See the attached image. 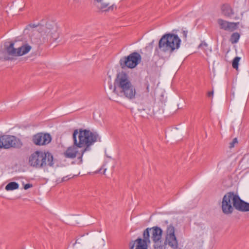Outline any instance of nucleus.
<instances>
[{"instance_id": "nucleus-1", "label": "nucleus", "mask_w": 249, "mask_h": 249, "mask_svg": "<svg viewBox=\"0 0 249 249\" xmlns=\"http://www.w3.org/2000/svg\"><path fill=\"white\" fill-rule=\"evenodd\" d=\"M113 92L120 97L129 99H134L136 95V89L129 77L124 72H120L117 75L114 82Z\"/></svg>"}, {"instance_id": "nucleus-2", "label": "nucleus", "mask_w": 249, "mask_h": 249, "mask_svg": "<svg viewBox=\"0 0 249 249\" xmlns=\"http://www.w3.org/2000/svg\"><path fill=\"white\" fill-rule=\"evenodd\" d=\"M73 143L75 146L81 147L84 152L91 150V146L100 141V137L96 132L87 130H75L73 133Z\"/></svg>"}, {"instance_id": "nucleus-3", "label": "nucleus", "mask_w": 249, "mask_h": 249, "mask_svg": "<svg viewBox=\"0 0 249 249\" xmlns=\"http://www.w3.org/2000/svg\"><path fill=\"white\" fill-rule=\"evenodd\" d=\"M221 208L222 212L228 214L233 212L234 208L241 211H249V204L242 200L238 196L230 192L224 196Z\"/></svg>"}, {"instance_id": "nucleus-4", "label": "nucleus", "mask_w": 249, "mask_h": 249, "mask_svg": "<svg viewBox=\"0 0 249 249\" xmlns=\"http://www.w3.org/2000/svg\"><path fill=\"white\" fill-rule=\"evenodd\" d=\"M53 155L49 152L36 151L29 158V164L36 168L41 169L53 165Z\"/></svg>"}, {"instance_id": "nucleus-5", "label": "nucleus", "mask_w": 249, "mask_h": 249, "mask_svg": "<svg viewBox=\"0 0 249 249\" xmlns=\"http://www.w3.org/2000/svg\"><path fill=\"white\" fill-rule=\"evenodd\" d=\"M180 43L181 40L177 35L168 34L160 39L159 47L161 52L171 53L179 48Z\"/></svg>"}, {"instance_id": "nucleus-6", "label": "nucleus", "mask_w": 249, "mask_h": 249, "mask_svg": "<svg viewBox=\"0 0 249 249\" xmlns=\"http://www.w3.org/2000/svg\"><path fill=\"white\" fill-rule=\"evenodd\" d=\"M150 234L151 238L154 243L155 249H163L164 246L161 240L162 230L158 227L148 228L144 230L143 233V237L149 243H150Z\"/></svg>"}, {"instance_id": "nucleus-7", "label": "nucleus", "mask_w": 249, "mask_h": 249, "mask_svg": "<svg viewBox=\"0 0 249 249\" xmlns=\"http://www.w3.org/2000/svg\"><path fill=\"white\" fill-rule=\"evenodd\" d=\"M22 142L14 136L4 135L0 136V148L9 149L11 147H20Z\"/></svg>"}, {"instance_id": "nucleus-8", "label": "nucleus", "mask_w": 249, "mask_h": 249, "mask_svg": "<svg viewBox=\"0 0 249 249\" xmlns=\"http://www.w3.org/2000/svg\"><path fill=\"white\" fill-rule=\"evenodd\" d=\"M141 60V55L137 53H133L127 56L122 58L120 60V64L123 69H133L137 66Z\"/></svg>"}, {"instance_id": "nucleus-9", "label": "nucleus", "mask_w": 249, "mask_h": 249, "mask_svg": "<svg viewBox=\"0 0 249 249\" xmlns=\"http://www.w3.org/2000/svg\"><path fill=\"white\" fill-rule=\"evenodd\" d=\"M86 153L84 152L83 149L81 147H79L77 146L73 145L69 147L66 151L64 152V155L65 157L70 159H73L77 158L79 160L78 163H82V157L83 155Z\"/></svg>"}, {"instance_id": "nucleus-10", "label": "nucleus", "mask_w": 249, "mask_h": 249, "mask_svg": "<svg viewBox=\"0 0 249 249\" xmlns=\"http://www.w3.org/2000/svg\"><path fill=\"white\" fill-rule=\"evenodd\" d=\"M31 48L30 45L25 44L18 49H15L14 47V43H11L9 46H7L6 51L9 55L18 56L27 54L31 50Z\"/></svg>"}, {"instance_id": "nucleus-11", "label": "nucleus", "mask_w": 249, "mask_h": 249, "mask_svg": "<svg viewBox=\"0 0 249 249\" xmlns=\"http://www.w3.org/2000/svg\"><path fill=\"white\" fill-rule=\"evenodd\" d=\"M57 30V27L55 25H48L43 29L42 35L45 36L44 38L47 40H55L58 37Z\"/></svg>"}, {"instance_id": "nucleus-12", "label": "nucleus", "mask_w": 249, "mask_h": 249, "mask_svg": "<svg viewBox=\"0 0 249 249\" xmlns=\"http://www.w3.org/2000/svg\"><path fill=\"white\" fill-rule=\"evenodd\" d=\"M217 23L220 29L231 32L236 30L239 24L238 22H229L221 18L217 19Z\"/></svg>"}, {"instance_id": "nucleus-13", "label": "nucleus", "mask_w": 249, "mask_h": 249, "mask_svg": "<svg viewBox=\"0 0 249 249\" xmlns=\"http://www.w3.org/2000/svg\"><path fill=\"white\" fill-rule=\"evenodd\" d=\"M52 140L51 136L49 134L38 133L34 136L33 141L37 145H44L49 143Z\"/></svg>"}, {"instance_id": "nucleus-14", "label": "nucleus", "mask_w": 249, "mask_h": 249, "mask_svg": "<svg viewBox=\"0 0 249 249\" xmlns=\"http://www.w3.org/2000/svg\"><path fill=\"white\" fill-rule=\"evenodd\" d=\"M147 243H149L145 239L138 238L136 240L130 249H147Z\"/></svg>"}, {"instance_id": "nucleus-15", "label": "nucleus", "mask_w": 249, "mask_h": 249, "mask_svg": "<svg viewBox=\"0 0 249 249\" xmlns=\"http://www.w3.org/2000/svg\"><path fill=\"white\" fill-rule=\"evenodd\" d=\"M164 244L172 249H177L178 248V241L177 237H165Z\"/></svg>"}, {"instance_id": "nucleus-16", "label": "nucleus", "mask_w": 249, "mask_h": 249, "mask_svg": "<svg viewBox=\"0 0 249 249\" xmlns=\"http://www.w3.org/2000/svg\"><path fill=\"white\" fill-rule=\"evenodd\" d=\"M221 14L226 18H230L234 14L233 10L228 4H224L221 7Z\"/></svg>"}, {"instance_id": "nucleus-17", "label": "nucleus", "mask_w": 249, "mask_h": 249, "mask_svg": "<svg viewBox=\"0 0 249 249\" xmlns=\"http://www.w3.org/2000/svg\"><path fill=\"white\" fill-rule=\"evenodd\" d=\"M176 237L175 234V228L171 224L167 226V228L165 231V237Z\"/></svg>"}, {"instance_id": "nucleus-18", "label": "nucleus", "mask_w": 249, "mask_h": 249, "mask_svg": "<svg viewBox=\"0 0 249 249\" xmlns=\"http://www.w3.org/2000/svg\"><path fill=\"white\" fill-rule=\"evenodd\" d=\"M99 9L102 12H108L112 11L114 8V5H109L108 3H101L100 5L99 6Z\"/></svg>"}, {"instance_id": "nucleus-19", "label": "nucleus", "mask_w": 249, "mask_h": 249, "mask_svg": "<svg viewBox=\"0 0 249 249\" xmlns=\"http://www.w3.org/2000/svg\"><path fill=\"white\" fill-rule=\"evenodd\" d=\"M199 48L203 50L206 55H209L212 52V49L208 46V45L204 42H202L198 46Z\"/></svg>"}, {"instance_id": "nucleus-20", "label": "nucleus", "mask_w": 249, "mask_h": 249, "mask_svg": "<svg viewBox=\"0 0 249 249\" xmlns=\"http://www.w3.org/2000/svg\"><path fill=\"white\" fill-rule=\"evenodd\" d=\"M19 185L18 183L16 182H11L9 183L5 186V190L7 191H12L18 188Z\"/></svg>"}, {"instance_id": "nucleus-21", "label": "nucleus", "mask_w": 249, "mask_h": 249, "mask_svg": "<svg viewBox=\"0 0 249 249\" xmlns=\"http://www.w3.org/2000/svg\"><path fill=\"white\" fill-rule=\"evenodd\" d=\"M240 37V35L239 33H234L231 35L230 41L232 44L237 43L239 40Z\"/></svg>"}, {"instance_id": "nucleus-22", "label": "nucleus", "mask_w": 249, "mask_h": 249, "mask_svg": "<svg viewBox=\"0 0 249 249\" xmlns=\"http://www.w3.org/2000/svg\"><path fill=\"white\" fill-rule=\"evenodd\" d=\"M240 59L241 58L239 57H236L233 60L232 66V67L236 70H237L238 68L239 62L240 60Z\"/></svg>"}, {"instance_id": "nucleus-23", "label": "nucleus", "mask_w": 249, "mask_h": 249, "mask_svg": "<svg viewBox=\"0 0 249 249\" xmlns=\"http://www.w3.org/2000/svg\"><path fill=\"white\" fill-rule=\"evenodd\" d=\"M238 143L237 138H234L231 142L230 143V148H232L234 147L235 145Z\"/></svg>"}, {"instance_id": "nucleus-24", "label": "nucleus", "mask_w": 249, "mask_h": 249, "mask_svg": "<svg viewBox=\"0 0 249 249\" xmlns=\"http://www.w3.org/2000/svg\"><path fill=\"white\" fill-rule=\"evenodd\" d=\"M32 186H33V185L31 184L28 183V184H25L24 186V188L25 190H27L29 188H31Z\"/></svg>"}, {"instance_id": "nucleus-25", "label": "nucleus", "mask_w": 249, "mask_h": 249, "mask_svg": "<svg viewBox=\"0 0 249 249\" xmlns=\"http://www.w3.org/2000/svg\"><path fill=\"white\" fill-rule=\"evenodd\" d=\"M213 94H214V92H213V91L208 92L207 94H208V97H213Z\"/></svg>"}, {"instance_id": "nucleus-26", "label": "nucleus", "mask_w": 249, "mask_h": 249, "mask_svg": "<svg viewBox=\"0 0 249 249\" xmlns=\"http://www.w3.org/2000/svg\"><path fill=\"white\" fill-rule=\"evenodd\" d=\"M183 34H184V36H185V37H186V36H187V32H186L184 31V32H183Z\"/></svg>"}, {"instance_id": "nucleus-27", "label": "nucleus", "mask_w": 249, "mask_h": 249, "mask_svg": "<svg viewBox=\"0 0 249 249\" xmlns=\"http://www.w3.org/2000/svg\"><path fill=\"white\" fill-rule=\"evenodd\" d=\"M98 2H101L103 0H96Z\"/></svg>"}]
</instances>
